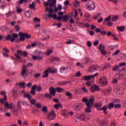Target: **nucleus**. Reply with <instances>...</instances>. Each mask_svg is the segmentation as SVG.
<instances>
[{"label":"nucleus","mask_w":126,"mask_h":126,"mask_svg":"<svg viewBox=\"0 0 126 126\" xmlns=\"http://www.w3.org/2000/svg\"><path fill=\"white\" fill-rule=\"evenodd\" d=\"M46 12H49V14L44 15V17L47 18H53L55 20H58L60 21L63 19V21H66L68 19H69V15H64L63 16H57V14L54 13V9L52 7H47L45 10Z\"/></svg>","instance_id":"1"},{"label":"nucleus","mask_w":126,"mask_h":126,"mask_svg":"<svg viewBox=\"0 0 126 126\" xmlns=\"http://www.w3.org/2000/svg\"><path fill=\"white\" fill-rule=\"evenodd\" d=\"M94 100L95 96H94V95L91 96L89 100L88 99L86 98H83V102L86 103L87 106L85 109L86 113H91V107H92V105H93Z\"/></svg>","instance_id":"2"},{"label":"nucleus","mask_w":126,"mask_h":126,"mask_svg":"<svg viewBox=\"0 0 126 126\" xmlns=\"http://www.w3.org/2000/svg\"><path fill=\"white\" fill-rule=\"evenodd\" d=\"M34 55H36V56H32L33 61H42V60H43V57H44V55H45L44 52L39 50L34 51Z\"/></svg>","instance_id":"3"},{"label":"nucleus","mask_w":126,"mask_h":126,"mask_svg":"<svg viewBox=\"0 0 126 126\" xmlns=\"http://www.w3.org/2000/svg\"><path fill=\"white\" fill-rule=\"evenodd\" d=\"M98 83L101 86L103 87L107 86L108 85V78L107 77L103 76L100 78L98 81Z\"/></svg>","instance_id":"4"},{"label":"nucleus","mask_w":126,"mask_h":126,"mask_svg":"<svg viewBox=\"0 0 126 126\" xmlns=\"http://www.w3.org/2000/svg\"><path fill=\"white\" fill-rule=\"evenodd\" d=\"M87 8L88 10H94L96 8V5L94 1L89 0L87 4Z\"/></svg>","instance_id":"5"},{"label":"nucleus","mask_w":126,"mask_h":126,"mask_svg":"<svg viewBox=\"0 0 126 126\" xmlns=\"http://www.w3.org/2000/svg\"><path fill=\"white\" fill-rule=\"evenodd\" d=\"M18 36L19 35L17 34H13L12 35L9 34L6 37V39L8 40H10L11 42H14V41H16V39L18 38Z\"/></svg>","instance_id":"6"},{"label":"nucleus","mask_w":126,"mask_h":126,"mask_svg":"<svg viewBox=\"0 0 126 126\" xmlns=\"http://www.w3.org/2000/svg\"><path fill=\"white\" fill-rule=\"evenodd\" d=\"M56 117L57 116L56 115V113H55V110H52L51 113L47 115V118L49 121H53V120L56 119Z\"/></svg>","instance_id":"7"},{"label":"nucleus","mask_w":126,"mask_h":126,"mask_svg":"<svg viewBox=\"0 0 126 126\" xmlns=\"http://www.w3.org/2000/svg\"><path fill=\"white\" fill-rule=\"evenodd\" d=\"M21 75L24 77L28 75V70H27V67L25 65H24L22 67Z\"/></svg>","instance_id":"8"},{"label":"nucleus","mask_w":126,"mask_h":126,"mask_svg":"<svg viewBox=\"0 0 126 126\" xmlns=\"http://www.w3.org/2000/svg\"><path fill=\"white\" fill-rule=\"evenodd\" d=\"M99 51H100V54L102 55V56H106L107 54V50H105V46L103 44H101L99 45Z\"/></svg>","instance_id":"9"},{"label":"nucleus","mask_w":126,"mask_h":126,"mask_svg":"<svg viewBox=\"0 0 126 126\" xmlns=\"http://www.w3.org/2000/svg\"><path fill=\"white\" fill-rule=\"evenodd\" d=\"M4 106L7 109H12V108H16V106L13 103H8V102H6L4 103Z\"/></svg>","instance_id":"10"},{"label":"nucleus","mask_w":126,"mask_h":126,"mask_svg":"<svg viewBox=\"0 0 126 126\" xmlns=\"http://www.w3.org/2000/svg\"><path fill=\"white\" fill-rule=\"evenodd\" d=\"M90 90L92 93H94V92H96V91H99V90H100V88L98 85H94V87H92L90 88Z\"/></svg>","instance_id":"11"},{"label":"nucleus","mask_w":126,"mask_h":126,"mask_svg":"<svg viewBox=\"0 0 126 126\" xmlns=\"http://www.w3.org/2000/svg\"><path fill=\"white\" fill-rule=\"evenodd\" d=\"M80 119L83 122H87L89 120V117L86 114H82L80 116Z\"/></svg>","instance_id":"12"},{"label":"nucleus","mask_w":126,"mask_h":126,"mask_svg":"<svg viewBox=\"0 0 126 126\" xmlns=\"http://www.w3.org/2000/svg\"><path fill=\"white\" fill-rule=\"evenodd\" d=\"M22 93L24 94V98H28V99L29 100L31 98H32V96L30 95L29 93H25V91H22Z\"/></svg>","instance_id":"13"},{"label":"nucleus","mask_w":126,"mask_h":126,"mask_svg":"<svg viewBox=\"0 0 126 126\" xmlns=\"http://www.w3.org/2000/svg\"><path fill=\"white\" fill-rule=\"evenodd\" d=\"M36 85H34L31 87V94L32 95H35L36 94Z\"/></svg>","instance_id":"14"},{"label":"nucleus","mask_w":126,"mask_h":126,"mask_svg":"<svg viewBox=\"0 0 126 126\" xmlns=\"http://www.w3.org/2000/svg\"><path fill=\"white\" fill-rule=\"evenodd\" d=\"M50 72V71L49 70V68H48L46 70H45L43 73V75L42 76V77L43 78H46L47 77H49V73Z\"/></svg>","instance_id":"15"},{"label":"nucleus","mask_w":126,"mask_h":126,"mask_svg":"<svg viewBox=\"0 0 126 126\" xmlns=\"http://www.w3.org/2000/svg\"><path fill=\"white\" fill-rule=\"evenodd\" d=\"M23 52H22L21 51L19 50L17 52V54H15V57L18 59V60H20L21 58V56H22V54Z\"/></svg>","instance_id":"16"},{"label":"nucleus","mask_w":126,"mask_h":126,"mask_svg":"<svg viewBox=\"0 0 126 126\" xmlns=\"http://www.w3.org/2000/svg\"><path fill=\"white\" fill-rule=\"evenodd\" d=\"M16 108H12L11 109V111L12 114L15 115V116H17L18 115V110H17V109H16Z\"/></svg>","instance_id":"17"},{"label":"nucleus","mask_w":126,"mask_h":126,"mask_svg":"<svg viewBox=\"0 0 126 126\" xmlns=\"http://www.w3.org/2000/svg\"><path fill=\"white\" fill-rule=\"evenodd\" d=\"M19 35H20V39L21 41H24V40H25V33L21 32L19 33Z\"/></svg>","instance_id":"18"},{"label":"nucleus","mask_w":126,"mask_h":126,"mask_svg":"<svg viewBox=\"0 0 126 126\" xmlns=\"http://www.w3.org/2000/svg\"><path fill=\"white\" fill-rule=\"evenodd\" d=\"M88 71L89 72H94V71H96V70H95V67H94V65L91 66L88 69Z\"/></svg>","instance_id":"19"},{"label":"nucleus","mask_w":126,"mask_h":126,"mask_svg":"<svg viewBox=\"0 0 126 126\" xmlns=\"http://www.w3.org/2000/svg\"><path fill=\"white\" fill-rule=\"evenodd\" d=\"M29 102L31 104V105H33V106H35L36 104V99L34 98H31L29 99Z\"/></svg>","instance_id":"20"},{"label":"nucleus","mask_w":126,"mask_h":126,"mask_svg":"<svg viewBox=\"0 0 126 126\" xmlns=\"http://www.w3.org/2000/svg\"><path fill=\"white\" fill-rule=\"evenodd\" d=\"M74 12H75V15L74 16V18L77 20V21H79V18L78 17V12H77V10H74Z\"/></svg>","instance_id":"21"},{"label":"nucleus","mask_w":126,"mask_h":126,"mask_svg":"<svg viewBox=\"0 0 126 126\" xmlns=\"http://www.w3.org/2000/svg\"><path fill=\"white\" fill-rule=\"evenodd\" d=\"M79 3H80V2L78 1L77 0H75V1L72 3V5L75 6V7H77V6H79Z\"/></svg>","instance_id":"22"},{"label":"nucleus","mask_w":126,"mask_h":126,"mask_svg":"<svg viewBox=\"0 0 126 126\" xmlns=\"http://www.w3.org/2000/svg\"><path fill=\"white\" fill-rule=\"evenodd\" d=\"M50 94H52L53 96L56 95V90L54 88H50L49 89Z\"/></svg>","instance_id":"23"},{"label":"nucleus","mask_w":126,"mask_h":126,"mask_svg":"<svg viewBox=\"0 0 126 126\" xmlns=\"http://www.w3.org/2000/svg\"><path fill=\"white\" fill-rule=\"evenodd\" d=\"M75 42V38H73L72 39H69L68 41H66V44L67 45H70V44H74Z\"/></svg>","instance_id":"24"},{"label":"nucleus","mask_w":126,"mask_h":126,"mask_svg":"<svg viewBox=\"0 0 126 126\" xmlns=\"http://www.w3.org/2000/svg\"><path fill=\"white\" fill-rule=\"evenodd\" d=\"M16 86H20V87H21V88H25V83L24 82L17 83L16 84Z\"/></svg>","instance_id":"25"},{"label":"nucleus","mask_w":126,"mask_h":126,"mask_svg":"<svg viewBox=\"0 0 126 126\" xmlns=\"http://www.w3.org/2000/svg\"><path fill=\"white\" fill-rule=\"evenodd\" d=\"M125 29H126V26H125L117 27V30H118V31H121L123 32V31H125Z\"/></svg>","instance_id":"26"},{"label":"nucleus","mask_w":126,"mask_h":126,"mask_svg":"<svg viewBox=\"0 0 126 126\" xmlns=\"http://www.w3.org/2000/svg\"><path fill=\"white\" fill-rule=\"evenodd\" d=\"M48 70H49L50 73H57V72H58V69L57 68H54V69L53 70L51 68H48Z\"/></svg>","instance_id":"27"},{"label":"nucleus","mask_w":126,"mask_h":126,"mask_svg":"<svg viewBox=\"0 0 126 126\" xmlns=\"http://www.w3.org/2000/svg\"><path fill=\"white\" fill-rule=\"evenodd\" d=\"M60 107V108H63V106L61 103H58L54 105V108L56 109V110L59 109Z\"/></svg>","instance_id":"28"},{"label":"nucleus","mask_w":126,"mask_h":126,"mask_svg":"<svg viewBox=\"0 0 126 126\" xmlns=\"http://www.w3.org/2000/svg\"><path fill=\"white\" fill-rule=\"evenodd\" d=\"M100 16H101V13H98L94 15V16L93 17V18L94 19H95V20H96L98 19V18H99V17H100Z\"/></svg>","instance_id":"29"},{"label":"nucleus","mask_w":126,"mask_h":126,"mask_svg":"<svg viewBox=\"0 0 126 126\" xmlns=\"http://www.w3.org/2000/svg\"><path fill=\"white\" fill-rule=\"evenodd\" d=\"M7 98L6 97V95L4 96L3 98H1L0 99V102L1 103V104H4V102H6L7 101Z\"/></svg>","instance_id":"30"},{"label":"nucleus","mask_w":126,"mask_h":126,"mask_svg":"<svg viewBox=\"0 0 126 126\" xmlns=\"http://www.w3.org/2000/svg\"><path fill=\"white\" fill-rule=\"evenodd\" d=\"M82 78L84 79V80L89 81L91 79V76H85L83 77Z\"/></svg>","instance_id":"31"},{"label":"nucleus","mask_w":126,"mask_h":126,"mask_svg":"<svg viewBox=\"0 0 126 126\" xmlns=\"http://www.w3.org/2000/svg\"><path fill=\"white\" fill-rule=\"evenodd\" d=\"M107 109L108 106H107V105H104L102 108H101V110H102V111H103L104 114H107V112L106 111H107Z\"/></svg>","instance_id":"32"},{"label":"nucleus","mask_w":126,"mask_h":126,"mask_svg":"<svg viewBox=\"0 0 126 126\" xmlns=\"http://www.w3.org/2000/svg\"><path fill=\"white\" fill-rule=\"evenodd\" d=\"M35 5H36V3L33 1L32 2L31 4L29 6L32 9H34V8H35Z\"/></svg>","instance_id":"33"},{"label":"nucleus","mask_w":126,"mask_h":126,"mask_svg":"<svg viewBox=\"0 0 126 126\" xmlns=\"http://www.w3.org/2000/svg\"><path fill=\"white\" fill-rule=\"evenodd\" d=\"M43 53H44V55H46V56H50V55L53 53V50H50L47 51L46 52Z\"/></svg>","instance_id":"34"},{"label":"nucleus","mask_w":126,"mask_h":126,"mask_svg":"<svg viewBox=\"0 0 126 126\" xmlns=\"http://www.w3.org/2000/svg\"><path fill=\"white\" fill-rule=\"evenodd\" d=\"M110 91H111V89L104 90L102 91V93H103V94H105V95H106V94H109Z\"/></svg>","instance_id":"35"},{"label":"nucleus","mask_w":126,"mask_h":126,"mask_svg":"<svg viewBox=\"0 0 126 126\" xmlns=\"http://www.w3.org/2000/svg\"><path fill=\"white\" fill-rule=\"evenodd\" d=\"M34 106H35V107H36V108H37V109H41V108H42V104H41V103H35Z\"/></svg>","instance_id":"36"},{"label":"nucleus","mask_w":126,"mask_h":126,"mask_svg":"<svg viewBox=\"0 0 126 126\" xmlns=\"http://www.w3.org/2000/svg\"><path fill=\"white\" fill-rule=\"evenodd\" d=\"M42 111L43 113H47L48 112V107L45 106L42 108Z\"/></svg>","instance_id":"37"},{"label":"nucleus","mask_w":126,"mask_h":126,"mask_svg":"<svg viewBox=\"0 0 126 126\" xmlns=\"http://www.w3.org/2000/svg\"><path fill=\"white\" fill-rule=\"evenodd\" d=\"M94 70H100L101 67H100V66H99V65L98 64H95V65H94Z\"/></svg>","instance_id":"38"},{"label":"nucleus","mask_w":126,"mask_h":126,"mask_svg":"<svg viewBox=\"0 0 126 126\" xmlns=\"http://www.w3.org/2000/svg\"><path fill=\"white\" fill-rule=\"evenodd\" d=\"M114 107H115V104L113 103H109L107 106V107L109 109H112V108H114Z\"/></svg>","instance_id":"39"},{"label":"nucleus","mask_w":126,"mask_h":126,"mask_svg":"<svg viewBox=\"0 0 126 126\" xmlns=\"http://www.w3.org/2000/svg\"><path fill=\"white\" fill-rule=\"evenodd\" d=\"M25 15L27 17H30V16H31V13H30L29 10H27L26 11Z\"/></svg>","instance_id":"40"},{"label":"nucleus","mask_w":126,"mask_h":126,"mask_svg":"<svg viewBox=\"0 0 126 126\" xmlns=\"http://www.w3.org/2000/svg\"><path fill=\"white\" fill-rule=\"evenodd\" d=\"M98 75H99V73H95V74L91 75V78H93V79H94V78H95V77H96V76H98Z\"/></svg>","instance_id":"41"},{"label":"nucleus","mask_w":126,"mask_h":126,"mask_svg":"<svg viewBox=\"0 0 126 126\" xmlns=\"http://www.w3.org/2000/svg\"><path fill=\"white\" fill-rule=\"evenodd\" d=\"M81 24L82 25H83L82 26V27H86V28H89V27H90V24H88V23H87V24H83V23H81Z\"/></svg>","instance_id":"42"},{"label":"nucleus","mask_w":126,"mask_h":126,"mask_svg":"<svg viewBox=\"0 0 126 126\" xmlns=\"http://www.w3.org/2000/svg\"><path fill=\"white\" fill-rule=\"evenodd\" d=\"M64 71H65V67H62L60 68V72H61V73H63V72H64Z\"/></svg>","instance_id":"43"},{"label":"nucleus","mask_w":126,"mask_h":126,"mask_svg":"<svg viewBox=\"0 0 126 126\" xmlns=\"http://www.w3.org/2000/svg\"><path fill=\"white\" fill-rule=\"evenodd\" d=\"M121 52V51L120 50H117L112 55L113 56H117V55H119L120 53Z\"/></svg>","instance_id":"44"},{"label":"nucleus","mask_w":126,"mask_h":126,"mask_svg":"<svg viewBox=\"0 0 126 126\" xmlns=\"http://www.w3.org/2000/svg\"><path fill=\"white\" fill-rule=\"evenodd\" d=\"M17 107L19 110H20V109H21V101H20V100H19L18 101Z\"/></svg>","instance_id":"45"},{"label":"nucleus","mask_w":126,"mask_h":126,"mask_svg":"<svg viewBox=\"0 0 126 126\" xmlns=\"http://www.w3.org/2000/svg\"><path fill=\"white\" fill-rule=\"evenodd\" d=\"M70 23H71V24H74V20L73 19V18L72 17V16H70Z\"/></svg>","instance_id":"46"},{"label":"nucleus","mask_w":126,"mask_h":126,"mask_svg":"<svg viewBox=\"0 0 126 126\" xmlns=\"http://www.w3.org/2000/svg\"><path fill=\"white\" fill-rule=\"evenodd\" d=\"M84 18H89L90 17V14L89 13H86L84 15Z\"/></svg>","instance_id":"47"},{"label":"nucleus","mask_w":126,"mask_h":126,"mask_svg":"<svg viewBox=\"0 0 126 126\" xmlns=\"http://www.w3.org/2000/svg\"><path fill=\"white\" fill-rule=\"evenodd\" d=\"M56 91L59 93H61L63 90V89H62L61 88H57L56 89Z\"/></svg>","instance_id":"48"},{"label":"nucleus","mask_w":126,"mask_h":126,"mask_svg":"<svg viewBox=\"0 0 126 126\" xmlns=\"http://www.w3.org/2000/svg\"><path fill=\"white\" fill-rule=\"evenodd\" d=\"M26 86H27V87H28V88H30L32 87V83L30 82V83L27 84L26 85Z\"/></svg>","instance_id":"49"},{"label":"nucleus","mask_w":126,"mask_h":126,"mask_svg":"<svg viewBox=\"0 0 126 126\" xmlns=\"http://www.w3.org/2000/svg\"><path fill=\"white\" fill-rule=\"evenodd\" d=\"M69 71H70V67H65V72H69Z\"/></svg>","instance_id":"50"},{"label":"nucleus","mask_w":126,"mask_h":126,"mask_svg":"<svg viewBox=\"0 0 126 126\" xmlns=\"http://www.w3.org/2000/svg\"><path fill=\"white\" fill-rule=\"evenodd\" d=\"M85 62L86 63H91V60L88 58H86Z\"/></svg>","instance_id":"51"},{"label":"nucleus","mask_w":126,"mask_h":126,"mask_svg":"<svg viewBox=\"0 0 126 126\" xmlns=\"http://www.w3.org/2000/svg\"><path fill=\"white\" fill-rule=\"evenodd\" d=\"M115 107L116 109H120V108H122V106L120 104H115Z\"/></svg>","instance_id":"52"},{"label":"nucleus","mask_w":126,"mask_h":126,"mask_svg":"<svg viewBox=\"0 0 126 126\" xmlns=\"http://www.w3.org/2000/svg\"><path fill=\"white\" fill-rule=\"evenodd\" d=\"M36 89L37 91H38V92L41 91V90H42V88H41L40 86H37V85H36Z\"/></svg>","instance_id":"53"},{"label":"nucleus","mask_w":126,"mask_h":126,"mask_svg":"<svg viewBox=\"0 0 126 126\" xmlns=\"http://www.w3.org/2000/svg\"><path fill=\"white\" fill-rule=\"evenodd\" d=\"M45 96L47 97V98H52V94H45Z\"/></svg>","instance_id":"54"},{"label":"nucleus","mask_w":126,"mask_h":126,"mask_svg":"<svg viewBox=\"0 0 126 126\" xmlns=\"http://www.w3.org/2000/svg\"><path fill=\"white\" fill-rule=\"evenodd\" d=\"M82 74L80 73V71H78V72L76 73V76L77 77H80V76H82Z\"/></svg>","instance_id":"55"},{"label":"nucleus","mask_w":126,"mask_h":126,"mask_svg":"<svg viewBox=\"0 0 126 126\" xmlns=\"http://www.w3.org/2000/svg\"><path fill=\"white\" fill-rule=\"evenodd\" d=\"M25 37L27 39H30V38H31V35L28 34L27 33H25Z\"/></svg>","instance_id":"56"},{"label":"nucleus","mask_w":126,"mask_h":126,"mask_svg":"<svg viewBox=\"0 0 126 126\" xmlns=\"http://www.w3.org/2000/svg\"><path fill=\"white\" fill-rule=\"evenodd\" d=\"M98 23H101V22H103V17H100L99 19L97 20Z\"/></svg>","instance_id":"57"},{"label":"nucleus","mask_w":126,"mask_h":126,"mask_svg":"<svg viewBox=\"0 0 126 126\" xmlns=\"http://www.w3.org/2000/svg\"><path fill=\"white\" fill-rule=\"evenodd\" d=\"M118 69H119V65H116L113 68V71H116V70H118Z\"/></svg>","instance_id":"58"},{"label":"nucleus","mask_w":126,"mask_h":126,"mask_svg":"<svg viewBox=\"0 0 126 126\" xmlns=\"http://www.w3.org/2000/svg\"><path fill=\"white\" fill-rule=\"evenodd\" d=\"M77 66H79V67H84V65L83 64H81L80 63H77Z\"/></svg>","instance_id":"59"},{"label":"nucleus","mask_w":126,"mask_h":126,"mask_svg":"<svg viewBox=\"0 0 126 126\" xmlns=\"http://www.w3.org/2000/svg\"><path fill=\"white\" fill-rule=\"evenodd\" d=\"M119 19V17L118 16H115L112 18V21H117Z\"/></svg>","instance_id":"60"},{"label":"nucleus","mask_w":126,"mask_h":126,"mask_svg":"<svg viewBox=\"0 0 126 126\" xmlns=\"http://www.w3.org/2000/svg\"><path fill=\"white\" fill-rule=\"evenodd\" d=\"M66 96H67L68 97H69L70 98H71V96H72V94H71V93H69V92H67L66 94Z\"/></svg>","instance_id":"61"},{"label":"nucleus","mask_w":126,"mask_h":126,"mask_svg":"<svg viewBox=\"0 0 126 126\" xmlns=\"http://www.w3.org/2000/svg\"><path fill=\"white\" fill-rule=\"evenodd\" d=\"M110 20H111V16H109L105 19V21H106V22H108Z\"/></svg>","instance_id":"62"},{"label":"nucleus","mask_w":126,"mask_h":126,"mask_svg":"<svg viewBox=\"0 0 126 126\" xmlns=\"http://www.w3.org/2000/svg\"><path fill=\"white\" fill-rule=\"evenodd\" d=\"M94 46H98V45H99V41H98V40H95V41L94 42Z\"/></svg>","instance_id":"63"},{"label":"nucleus","mask_w":126,"mask_h":126,"mask_svg":"<svg viewBox=\"0 0 126 126\" xmlns=\"http://www.w3.org/2000/svg\"><path fill=\"white\" fill-rule=\"evenodd\" d=\"M123 107L126 109V101H124L122 104Z\"/></svg>","instance_id":"64"}]
</instances>
